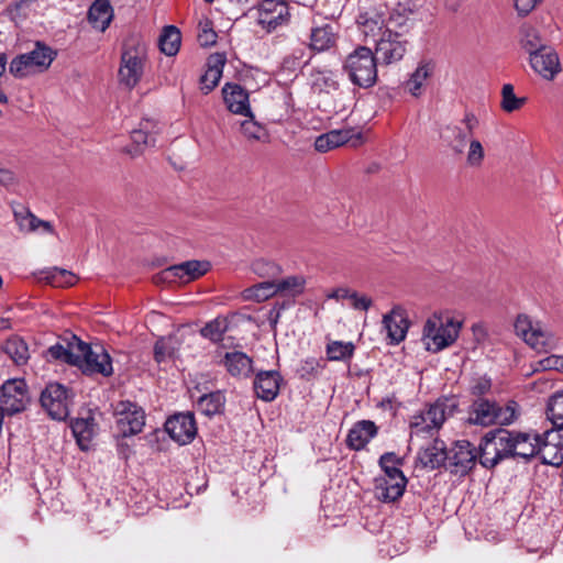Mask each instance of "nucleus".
<instances>
[{
	"label": "nucleus",
	"mask_w": 563,
	"mask_h": 563,
	"mask_svg": "<svg viewBox=\"0 0 563 563\" xmlns=\"http://www.w3.org/2000/svg\"><path fill=\"white\" fill-rule=\"evenodd\" d=\"M519 417V405L509 400L504 407L496 400L485 397L475 398L467 410V423L481 427L494 424L509 426Z\"/></svg>",
	"instance_id": "f257e3e1"
},
{
	"label": "nucleus",
	"mask_w": 563,
	"mask_h": 563,
	"mask_svg": "<svg viewBox=\"0 0 563 563\" xmlns=\"http://www.w3.org/2000/svg\"><path fill=\"white\" fill-rule=\"evenodd\" d=\"M459 408L455 396H442L427 409L412 417L410 421V434L416 437L433 435L445 420L452 417Z\"/></svg>",
	"instance_id": "f03ea898"
},
{
	"label": "nucleus",
	"mask_w": 563,
	"mask_h": 563,
	"mask_svg": "<svg viewBox=\"0 0 563 563\" xmlns=\"http://www.w3.org/2000/svg\"><path fill=\"white\" fill-rule=\"evenodd\" d=\"M462 321L449 313L434 312L423 325L422 341L426 350L438 353L452 345L459 338Z\"/></svg>",
	"instance_id": "7ed1b4c3"
},
{
	"label": "nucleus",
	"mask_w": 563,
	"mask_h": 563,
	"mask_svg": "<svg viewBox=\"0 0 563 563\" xmlns=\"http://www.w3.org/2000/svg\"><path fill=\"white\" fill-rule=\"evenodd\" d=\"M147 58V45L137 35L129 36L122 46L118 78L121 85L134 88L141 80Z\"/></svg>",
	"instance_id": "20e7f679"
},
{
	"label": "nucleus",
	"mask_w": 563,
	"mask_h": 563,
	"mask_svg": "<svg viewBox=\"0 0 563 563\" xmlns=\"http://www.w3.org/2000/svg\"><path fill=\"white\" fill-rule=\"evenodd\" d=\"M377 63L369 47L358 46L347 55L343 69L353 85L367 89L377 81Z\"/></svg>",
	"instance_id": "39448f33"
},
{
	"label": "nucleus",
	"mask_w": 563,
	"mask_h": 563,
	"mask_svg": "<svg viewBox=\"0 0 563 563\" xmlns=\"http://www.w3.org/2000/svg\"><path fill=\"white\" fill-rule=\"evenodd\" d=\"M56 56L57 52L52 47L42 42H36L31 52L20 54L11 60L9 71L15 78L40 74L49 68Z\"/></svg>",
	"instance_id": "423d86ee"
},
{
	"label": "nucleus",
	"mask_w": 563,
	"mask_h": 563,
	"mask_svg": "<svg viewBox=\"0 0 563 563\" xmlns=\"http://www.w3.org/2000/svg\"><path fill=\"white\" fill-rule=\"evenodd\" d=\"M506 429L498 428L488 431L478 445L477 459L479 464L492 470L505 460L510 459V446L507 440Z\"/></svg>",
	"instance_id": "0eeeda50"
},
{
	"label": "nucleus",
	"mask_w": 563,
	"mask_h": 563,
	"mask_svg": "<svg viewBox=\"0 0 563 563\" xmlns=\"http://www.w3.org/2000/svg\"><path fill=\"white\" fill-rule=\"evenodd\" d=\"M117 427L122 437L140 433L145 426V411L135 402L121 400L114 406Z\"/></svg>",
	"instance_id": "6e6552de"
},
{
	"label": "nucleus",
	"mask_w": 563,
	"mask_h": 563,
	"mask_svg": "<svg viewBox=\"0 0 563 563\" xmlns=\"http://www.w3.org/2000/svg\"><path fill=\"white\" fill-rule=\"evenodd\" d=\"M40 401L52 419L63 421L69 416V390L62 384H48L42 391Z\"/></svg>",
	"instance_id": "1a4fd4ad"
},
{
	"label": "nucleus",
	"mask_w": 563,
	"mask_h": 563,
	"mask_svg": "<svg viewBox=\"0 0 563 563\" xmlns=\"http://www.w3.org/2000/svg\"><path fill=\"white\" fill-rule=\"evenodd\" d=\"M27 402L29 393L24 379H8L0 387V407L7 415L23 411Z\"/></svg>",
	"instance_id": "9d476101"
},
{
	"label": "nucleus",
	"mask_w": 563,
	"mask_h": 563,
	"mask_svg": "<svg viewBox=\"0 0 563 563\" xmlns=\"http://www.w3.org/2000/svg\"><path fill=\"white\" fill-rule=\"evenodd\" d=\"M477 461L476 448L467 440L455 441L448 450L446 465L452 474L464 476Z\"/></svg>",
	"instance_id": "9b49d317"
},
{
	"label": "nucleus",
	"mask_w": 563,
	"mask_h": 563,
	"mask_svg": "<svg viewBox=\"0 0 563 563\" xmlns=\"http://www.w3.org/2000/svg\"><path fill=\"white\" fill-rule=\"evenodd\" d=\"M408 42L402 34L387 31L379 41L375 43V58L385 65L401 60L407 52Z\"/></svg>",
	"instance_id": "f8f14e48"
},
{
	"label": "nucleus",
	"mask_w": 563,
	"mask_h": 563,
	"mask_svg": "<svg viewBox=\"0 0 563 563\" xmlns=\"http://www.w3.org/2000/svg\"><path fill=\"white\" fill-rule=\"evenodd\" d=\"M506 437L510 446V459H522L525 462L538 456L540 450V433L506 430Z\"/></svg>",
	"instance_id": "ddd939ff"
},
{
	"label": "nucleus",
	"mask_w": 563,
	"mask_h": 563,
	"mask_svg": "<svg viewBox=\"0 0 563 563\" xmlns=\"http://www.w3.org/2000/svg\"><path fill=\"white\" fill-rule=\"evenodd\" d=\"M170 439L180 445L189 444L197 435V424L192 412H178L170 416L165 424Z\"/></svg>",
	"instance_id": "4468645a"
},
{
	"label": "nucleus",
	"mask_w": 563,
	"mask_h": 563,
	"mask_svg": "<svg viewBox=\"0 0 563 563\" xmlns=\"http://www.w3.org/2000/svg\"><path fill=\"white\" fill-rule=\"evenodd\" d=\"M538 456L547 465L559 466L563 463V431L550 429L540 434Z\"/></svg>",
	"instance_id": "2eb2a0df"
},
{
	"label": "nucleus",
	"mask_w": 563,
	"mask_h": 563,
	"mask_svg": "<svg viewBox=\"0 0 563 563\" xmlns=\"http://www.w3.org/2000/svg\"><path fill=\"white\" fill-rule=\"evenodd\" d=\"M85 375H101L109 377L113 374L112 358L102 345L90 346L78 367Z\"/></svg>",
	"instance_id": "dca6fc26"
},
{
	"label": "nucleus",
	"mask_w": 563,
	"mask_h": 563,
	"mask_svg": "<svg viewBox=\"0 0 563 563\" xmlns=\"http://www.w3.org/2000/svg\"><path fill=\"white\" fill-rule=\"evenodd\" d=\"M288 18L289 9L285 0H263L258 4L257 22L267 31L286 23Z\"/></svg>",
	"instance_id": "f3484780"
},
{
	"label": "nucleus",
	"mask_w": 563,
	"mask_h": 563,
	"mask_svg": "<svg viewBox=\"0 0 563 563\" xmlns=\"http://www.w3.org/2000/svg\"><path fill=\"white\" fill-rule=\"evenodd\" d=\"M357 27L361 34L364 36V41L369 43H376L382 38L387 31H390L386 26L384 14L376 10H368L361 12L356 19Z\"/></svg>",
	"instance_id": "a211bd4d"
},
{
	"label": "nucleus",
	"mask_w": 563,
	"mask_h": 563,
	"mask_svg": "<svg viewBox=\"0 0 563 563\" xmlns=\"http://www.w3.org/2000/svg\"><path fill=\"white\" fill-rule=\"evenodd\" d=\"M283 376L278 371H260L255 374L253 389L257 398L271 402L279 395Z\"/></svg>",
	"instance_id": "6ab92c4d"
},
{
	"label": "nucleus",
	"mask_w": 563,
	"mask_h": 563,
	"mask_svg": "<svg viewBox=\"0 0 563 563\" xmlns=\"http://www.w3.org/2000/svg\"><path fill=\"white\" fill-rule=\"evenodd\" d=\"M383 327L387 332L389 344H399L406 339L409 329L406 311L399 306L394 307L389 313L383 317Z\"/></svg>",
	"instance_id": "aec40b11"
},
{
	"label": "nucleus",
	"mask_w": 563,
	"mask_h": 563,
	"mask_svg": "<svg viewBox=\"0 0 563 563\" xmlns=\"http://www.w3.org/2000/svg\"><path fill=\"white\" fill-rule=\"evenodd\" d=\"M529 63L536 73L548 80H552L561 71L559 55L551 46L529 56Z\"/></svg>",
	"instance_id": "412c9836"
},
{
	"label": "nucleus",
	"mask_w": 563,
	"mask_h": 563,
	"mask_svg": "<svg viewBox=\"0 0 563 563\" xmlns=\"http://www.w3.org/2000/svg\"><path fill=\"white\" fill-rule=\"evenodd\" d=\"M408 479L401 477L400 479H390V477H376L374 479V495L377 500L390 504L397 501L402 497Z\"/></svg>",
	"instance_id": "4be33fe9"
},
{
	"label": "nucleus",
	"mask_w": 563,
	"mask_h": 563,
	"mask_svg": "<svg viewBox=\"0 0 563 563\" xmlns=\"http://www.w3.org/2000/svg\"><path fill=\"white\" fill-rule=\"evenodd\" d=\"M515 331L523 341L537 351H542L548 343V334L540 328L533 327L531 320L520 314L515 322Z\"/></svg>",
	"instance_id": "5701e85b"
},
{
	"label": "nucleus",
	"mask_w": 563,
	"mask_h": 563,
	"mask_svg": "<svg viewBox=\"0 0 563 563\" xmlns=\"http://www.w3.org/2000/svg\"><path fill=\"white\" fill-rule=\"evenodd\" d=\"M378 433V428L372 420H360L353 424L346 435V445L351 450L364 449Z\"/></svg>",
	"instance_id": "b1692460"
},
{
	"label": "nucleus",
	"mask_w": 563,
	"mask_h": 563,
	"mask_svg": "<svg viewBox=\"0 0 563 563\" xmlns=\"http://www.w3.org/2000/svg\"><path fill=\"white\" fill-rule=\"evenodd\" d=\"M14 221L24 234L33 233L38 229L48 234H55V230L49 221L41 220L24 206H18L13 209Z\"/></svg>",
	"instance_id": "393cba45"
},
{
	"label": "nucleus",
	"mask_w": 563,
	"mask_h": 563,
	"mask_svg": "<svg viewBox=\"0 0 563 563\" xmlns=\"http://www.w3.org/2000/svg\"><path fill=\"white\" fill-rule=\"evenodd\" d=\"M209 267V262L191 260L166 268L164 274L166 278L177 277L181 282L188 283L205 275Z\"/></svg>",
	"instance_id": "a878e982"
},
{
	"label": "nucleus",
	"mask_w": 563,
	"mask_h": 563,
	"mask_svg": "<svg viewBox=\"0 0 563 563\" xmlns=\"http://www.w3.org/2000/svg\"><path fill=\"white\" fill-rule=\"evenodd\" d=\"M418 460L422 467L437 470L446 465L448 449L444 441L434 439L429 445L418 453Z\"/></svg>",
	"instance_id": "bb28decb"
},
{
	"label": "nucleus",
	"mask_w": 563,
	"mask_h": 563,
	"mask_svg": "<svg viewBox=\"0 0 563 563\" xmlns=\"http://www.w3.org/2000/svg\"><path fill=\"white\" fill-rule=\"evenodd\" d=\"M223 99L228 109L235 114H251L249 93L238 84H225L222 88Z\"/></svg>",
	"instance_id": "cd10ccee"
},
{
	"label": "nucleus",
	"mask_w": 563,
	"mask_h": 563,
	"mask_svg": "<svg viewBox=\"0 0 563 563\" xmlns=\"http://www.w3.org/2000/svg\"><path fill=\"white\" fill-rule=\"evenodd\" d=\"M225 62L227 57L224 53H214L208 57L207 70L200 77V89L203 93H209L218 86L222 77Z\"/></svg>",
	"instance_id": "c85d7f7f"
},
{
	"label": "nucleus",
	"mask_w": 563,
	"mask_h": 563,
	"mask_svg": "<svg viewBox=\"0 0 563 563\" xmlns=\"http://www.w3.org/2000/svg\"><path fill=\"white\" fill-rule=\"evenodd\" d=\"M223 365L230 375L236 378H247L253 373V361L243 352H227Z\"/></svg>",
	"instance_id": "c756f323"
},
{
	"label": "nucleus",
	"mask_w": 563,
	"mask_h": 563,
	"mask_svg": "<svg viewBox=\"0 0 563 563\" xmlns=\"http://www.w3.org/2000/svg\"><path fill=\"white\" fill-rule=\"evenodd\" d=\"M519 43L522 49L529 54V56L542 52L543 48L549 47L545 38H543L540 32L530 24H523L519 31Z\"/></svg>",
	"instance_id": "7c9ffc66"
},
{
	"label": "nucleus",
	"mask_w": 563,
	"mask_h": 563,
	"mask_svg": "<svg viewBox=\"0 0 563 563\" xmlns=\"http://www.w3.org/2000/svg\"><path fill=\"white\" fill-rule=\"evenodd\" d=\"M353 136V130L342 129L332 130L328 133L319 135L314 141V148L320 153L339 147L347 143Z\"/></svg>",
	"instance_id": "2f4dec72"
},
{
	"label": "nucleus",
	"mask_w": 563,
	"mask_h": 563,
	"mask_svg": "<svg viewBox=\"0 0 563 563\" xmlns=\"http://www.w3.org/2000/svg\"><path fill=\"white\" fill-rule=\"evenodd\" d=\"M112 19L109 0H96L88 11V20L93 29L104 32Z\"/></svg>",
	"instance_id": "473e14b6"
},
{
	"label": "nucleus",
	"mask_w": 563,
	"mask_h": 563,
	"mask_svg": "<svg viewBox=\"0 0 563 563\" xmlns=\"http://www.w3.org/2000/svg\"><path fill=\"white\" fill-rule=\"evenodd\" d=\"M70 427L79 448L84 451L88 450L95 435L93 418H77Z\"/></svg>",
	"instance_id": "72a5a7b5"
},
{
	"label": "nucleus",
	"mask_w": 563,
	"mask_h": 563,
	"mask_svg": "<svg viewBox=\"0 0 563 563\" xmlns=\"http://www.w3.org/2000/svg\"><path fill=\"white\" fill-rule=\"evenodd\" d=\"M224 404V394L217 390L202 395L197 401V408L205 416L212 417L223 411Z\"/></svg>",
	"instance_id": "f704fd0d"
},
{
	"label": "nucleus",
	"mask_w": 563,
	"mask_h": 563,
	"mask_svg": "<svg viewBox=\"0 0 563 563\" xmlns=\"http://www.w3.org/2000/svg\"><path fill=\"white\" fill-rule=\"evenodd\" d=\"M180 43V31L175 25L164 26L158 37V46L161 52L167 56H174L178 53Z\"/></svg>",
	"instance_id": "c9c22d12"
},
{
	"label": "nucleus",
	"mask_w": 563,
	"mask_h": 563,
	"mask_svg": "<svg viewBox=\"0 0 563 563\" xmlns=\"http://www.w3.org/2000/svg\"><path fill=\"white\" fill-rule=\"evenodd\" d=\"M2 351L16 365H24L30 358L27 344L19 336L8 339L2 345Z\"/></svg>",
	"instance_id": "e433bc0d"
},
{
	"label": "nucleus",
	"mask_w": 563,
	"mask_h": 563,
	"mask_svg": "<svg viewBox=\"0 0 563 563\" xmlns=\"http://www.w3.org/2000/svg\"><path fill=\"white\" fill-rule=\"evenodd\" d=\"M335 43V34L329 24L317 26L311 30L310 47L317 52L331 48Z\"/></svg>",
	"instance_id": "4c0bfd02"
},
{
	"label": "nucleus",
	"mask_w": 563,
	"mask_h": 563,
	"mask_svg": "<svg viewBox=\"0 0 563 563\" xmlns=\"http://www.w3.org/2000/svg\"><path fill=\"white\" fill-rule=\"evenodd\" d=\"M355 352L352 342L330 340L325 345V354L329 361L350 362Z\"/></svg>",
	"instance_id": "58836bf2"
},
{
	"label": "nucleus",
	"mask_w": 563,
	"mask_h": 563,
	"mask_svg": "<svg viewBox=\"0 0 563 563\" xmlns=\"http://www.w3.org/2000/svg\"><path fill=\"white\" fill-rule=\"evenodd\" d=\"M467 132L459 125H446L442 132V139L456 154H462L467 144Z\"/></svg>",
	"instance_id": "ea45409f"
},
{
	"label": "nucleus",
	"mask_w": 563,
	"mask_h": 563,
	"mask_svg": "<svg viewBox=\"0 0 563 563\" xmlns=\"http://www.w3.org/2000/svg\"><path fill=\"white\" fill-rule=\"evenodd\" d=\"M378 465L384 472L383 477L390 479H400L406 477L400 467L404 465V457L398 456L395 452H386L380 455Z\"/></svg>",
	"instance_id": "a19ab883"
},
{
	"label": "nucleus",
	"mask_w": 563,
	"mask_h": 563,
	"mask_svg": "<svg viewBox=\"0 0 563 563\" xmlns=\"http://www.w3.org/2000/svg\"><path fill=\"white\" fill-rule=\"evenodd\" d=\"M545 412L553 428L563 431V389L549 397Z\"/></svg>",
	"instance_id": "79ce46f5"
},
{
	"label": "nucleus",
	"mask_w": 563,
	"mask_h": 563,
	"mask_svg": "<svg viewBox=\"0 0 563 563\" xmlns=\"http://www.w3.org/2000/svg\"><path fill=\"white\" fill-rule=\"evenodd\" d=\"M156 124L151 120H143L140 128L131 132L132 142L137 146H154L157 131Z\"/></svg>",
	"instance_id": "37998d69"
},
{
	"label": "nucleus",
	"mask_w": 563,
	"mask_h": 563,
	"mask_svg": "<svg viewBox=\"0 0 563 563\" xmlns=\"http://www.w3.org/2000/svg\"><path fill=\"white\" fill-rule=\"evenodd\" d=\"M432 67L429 64H420L405 82V88L415 97L421 95L426 80L431 76Z\"/></svg>",
	"instance_id": "c03bdc74"
},
{
	"label": "nucleus",
	"mask_w": 563,
	"mask_h": 563,
	"mask_svg": "<svg viewBox=\"0 0 563 563\" xmlns=\"http://www.w3.org/2000/svg\"><path fill=\"white\" fill-rule=\"evenodd\" d=\"M312 87L319 91L329 92L339 89L336 75L329 69H314L311 73Z\"/></svg>",
	"instance_id": "a18cd8bd"
},
{
	"label": "nucleus",
	"mask_w": 563,
	"mask_h": 563,
	"mask_svg": "<svg viewBox=\"0 0 563 563\" xmlns=\"http://www.w3.org/2000/svg\"><path fill=\"white\" fill-rule=\"evenodd\" d=\"M229 329V323L225 318H216L205 324L200 329V334L202 338L210 340L213 343L221 342L223 340L224 333Z\"/></svg>",
	"instance_id": "49530a36"
},
{
	"label": "nucleus",
	"mask_w": 563,
	"mask_h": 563,
	"mask_svg": "<svg viewBox=\"0 0 563 563\" xmlns=\"http://www.w3.org/2000/svg\"><path fill=\"white\" fill-rule=\"evenodd\" d=\"M276 294H278V288H276L275 280H266L245 289L244 297L261 302Z\"/></svg>",
	"instance_id": "de8ad7c7"
},
{
	"label": "nucleus",
	"mask_w": 563,
	"mask_h": 563,
	"mask_svg": "<svg viewBox=\"0 0 563 563\" xmlns=\"http://www.w3.org/2000/svg\"><path fill=\"white\" fill-rule=\"evenodd\" d=\"M176 340L173 336H163L155 342L154 360L161 364L175 357L177 352Z\"/></svg>",
	"instance_id": "09e8293b"
},
{
	"label": "nucleus",
	"mask_w": 563,
	"mask_h": 563,
	"mask_svg": "<svg viewBox=\"0 0 563 563\" xmlns=\"http://www.w3.org/2000/svg\"><path fill=\"white\" fill-rule=\"evenodd\" d=\"M250 119L241 123V131L243 135L251 141L267 142L269 139L267 130L254 120L253 114H245Z\"/></svg>",
	"instance_id": "8fccbe9b"
},
{
	"label": "nucleus",
	"mask_w": 563,
	"mask_h": 563,
	"mask_svg": "<svg viewBox=\"0 0 563 563\" xmlns=\"http://www.w3.org/2000/svg\"><path fill=\"white\" fill-rule=\"evenodd\" d=\"M278 294L286 296H298L303 292L306 279L302 276L294 275L288 276L280 280H275Z\"/></svg>",
	"instance_id": "3c124183"
},
{
	"label": "nucleus",
	"mask_w": 563,
	"mask_h": 563,
	"mask_svg": "<svg viewBox=\"0 0 563 563\" xmlns=\"http://www.w3.org/2000/svg\"><path fill=\"white\" fill-rule=\"evenodd\" d=\"M526 100V98H519L515 95V89L511 84H505L503 86L500 108L505 112L511 113L519 110L525 106Z\"/></svg>",
	"instance_id": "603ef678"
},
{
	"label": "nucleus",
	"mask_w": 563,
	"mask_h": 563,
	"mask_svg": "<svg viewBox=\"0 0 563 563\" xmlns=\"http://www.w3.org/2000/svg\"><path fill=\"white\" fill-rule=\"evenodd\" d=\"M90 346L76 335H73L71 341L67 342L68 364L79 367Z\"/></svg>",
	"instance_id": "864d4df0"
},
{
	"label": "nucleus",
	"mask_w": 563,
	"mask_h": 563,
	"mask_svg": "<svg viewBox=\"0 0 563 563\" xmlns=\"http://www.w3.org/2000/svg\"><path fill=\"white\" fill-rule=\"evenodd\" d=\"M493 387L492 378L487 375L474 377L470 385V394L475 397H485Z\"/></svg>",
	"instance_id": "5fc2aeb1"
},
{
	"label": "nucleus",
	"mask_w": 563,
	"mask_h": 563,
	"mask_svg": "<svg viewBox=\"0 0 563 563\" xmlns=\"http://www.w3.org/2000/svg\"><path fill=\"white\" fill-rule=\"evenodd\" d=\"M20 176L15 169L0 163V186L12 190L20 185Z\"/></svg>",
	"instance_id": "6e6d98bb"
},
{
	"label": "nucleus",
	"mask_w": 563,
	"mask_h": 563,
	"mask_svg": "<svg viewBox=\"0 0 563 563\" xmlns=\"http://www.w3.org/2000/svg\"><path fill=\"white\" fill-rule=\"evenodd\" d=\"M484 159V148L482 143L478 140H472L470 142L468 153H467V164L473 167H478L482 165Z\"/></svg>",
	"instance_id": "4d7b16f0"
},
{
	"label": "nucleus",
	"mask_w": 563,
	"mask_h": 563,
	"mask_svg": "<svg viewBox=\"0 0 563 563\" xmlns=\"http://www.w3.org/2000/svg\"><path fill=\"white\" fill-rule=\"evenodd\" d=\"M321 368L320 361L316 357H308L301 361L298 374L301 378H310L316 376Z\"/></svg>",
	"instance_id": "13d9d810"
},
{
	"label": "nucleus",
	"mask_w": 563,
	"mask_h": 563,
	"mask_svg": "<svg viewBox=\"0 0 563 563\" xmlns=\"http://www.w3.org/2000/svg\"><path fill=\"white\" fill-rule=\"evenodd\" d=\"M253 269L256 274L267 277H276L282 271L277 264L264 260L256 261L253 264Z\"/></svg>",
	"instance_id": "bf43d9fd"
},
{
	"label": "nucleus",
	"mask_w": 563,
	"mask_h": 563,
	"mask_svg": "<svg viewBox=\"0 0 563 563\" xmlns=\"http://www.w3.org/2000/svg\"><path fill=\"white\" fill-rule=\"evenodd\" d=\"M75 282L76 276L66 269L55 268L51 276V283L56 287L71 286Z\"/></svg>",
	"instance_id": "052dcab7"
},
{
	"label": "nucleus",
	"mask_w": 563,
	"mask_h": 563,
	"mask_svg": "<svg viewBox=\"0 0 563 563\" xmlns=\"http://www.w3.org/2000/svg\"><path fill=\"white\" fill-rule=\"evenodd\" d=\"M349 300L351 301V306L355 310L367 311L373 305V300L369 297H367L366 295H362L355 290H352Z\"/></svg>",
	"instance_id": "680f3d73"
},
{
	"label": "nucleus",
	"mask_w": 563,
	"mask_h": 563,
	"mask_svg": "<svg viewBox=\"0 0 563 563\" xmlns=\"http://www.w3.org/2000/svg\"><path fill=\"white\" fill-rule=\"evenodd\" d=\"M540 365L544 371L563 372V356L550 355L540 361Z\"/></svg>",
	"instance_id": "e2e57ef3"
},
{
	"label": "nucleus",
	"mask_w": 563,
	"mask_h": 563,
	"mask_svg": "<svg viewBox=\"0 0 563 563\" xmlns=\"http://www.w3.org/2000/svg\"><path fill=\"white\" fill-rule=\"evenodd\" d=\"M544 0H514L515 9L520 16L528 15L538 4Z\"/></svg>",
	"instance_id": "0e129e2a"
},
{
	"label": "nucleus",
	"mask_w": 563,
	"mask_h": 563,
	"mask_svg": "<svg viewBox=\"0 0 563 563\" xmlns=\"http://www.w3.org/2000/svg\"><path fill=\"white\" fill-rule=\"evenodd\" d=\"M47 355L53 360L63 361L68 364V350L67 345H63L60 343H56L48 347Z\"/></svg>",
	"instance_id": "69168bd1"
},
{
	"label": "nucleus",
	"mask_w": 563,
	"mask_h": 563,
	"mask_svg": "<svg viewBox=\"0 0 563 563\" xmlns=\"http://www.w3.org/2000/svg\"><path fill=\"white\" fill-rule=\"evenodd\" d=\"M198 40L202 46H210L217 42V33L210 27V22H206L205 27L198 35Z\"/></svg>",
	"instance_id": "338daca9"
},
{
	"label": "nucleus",
	"mask_w": 563,
	"mask_h": 563,
	"mask_svg": "<svg viewBox=\"0 0 563 563\" xmlns=\"http://www.w3.org/2000/svg\"><path fill=\"white\" fill-rule=\"evenodd\" d=\"M462 123L465 125L467 134H472L478 126V119L473 112H466L462 119Z\"/></svg>",
	"instance_id": "774afa93"
}]
</instances>
